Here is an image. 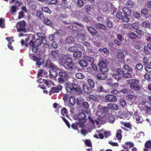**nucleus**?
Listing matches in <instances>:
<instances>
[{"label": "nucleus", "instance_id": "43", "mask_svg": "<svg viewBox=\"0 0 151 151\" xmlns=\"http://www.w3.org/2000/svg\"><path fill=\"white\" fill-rule=\"evenodd\" d=\"M43 40H41V39H37L36 40L35 42V46H38L40 45L42 42Z\"/></svg>", "mask_w": 151, "mask_h": 151}, {"label": "nucleus", "instance_id": "46", "mask_svg": "<svg viewBox=\"0 0 151 151\" xmlns=\"http://www.w3.org/2000/svg\"><path fill=\"white\" fill-rule=\"evenodd\" d=\"M123 16L122 12L120 11H117L116 13V17L119 19H121L123 18Z\"/></svg>", "mask_w": 151, "mask_h": 151}, {"label": "nucleus", "instance_id": "53", "mask_svg": "<svg viewBox=\"0 0 151 151\" xmlns=\"http://www.w3.org/2000/svg\"><path fill=\"white\" fill-rule=\"evenodd\" d=\"M77 3L78 6L81 8L83 7L84 4L82 0H77Z\"/></svg>", "mask_w": 151, "mask_h": 151}, {"label": "nucleus", "instance_id": "47", "mask_svg": "<svg viewBox=\"0 0 151 151\" xmlns=\"http://www.w3.org/2000/svg\"><path fill=\"white\" fill-rule=\"evenodd\" d=\"M144 77L147 81H151V73H145Z\"/></svg>", "mask_w": 151, "mask_h": 151}, {"label": "nucleus", "instance_id": "62", "mask_svg": "<svg viewBox=\"0 0 151 151\" xmlns=\"http://www.w3.org/2000/svg\"><path fill=\"white\" fill-rule=\"evenodd\" d=\"M112 77L116 80H119L121 78V77L119 76V75L118 74L116 73L115 74V73H114L112 75Z\"/></svg>", "mask_w": 151, "mask_h": 151}, {"label": "nucleus", "instance_id": "12", "mask_svg": "<svg viewBox=\"0 0 151 151\" xmlns=\"http://www.w3.org/2000/svg\"><path fill=\"white\" fill-rule=\"evenodd\" d=\"M62 88V86L60 85H58L56 87H52L49 92V94L50 95L52 93H58L59 91H61Z\"/></svg>", "mask_w": 151, "mask_h": 151}, {"label": "nucleus", "instance_id": "40", "mask_svg": "<svg viewBox=\"0 0 151 151\" xmlns=\"http://www.w3.org/2000/svg\"><path fill=\"white\" fill-rule=\"evenodd\" d=\"M76 77L79 79H82L84 77V75L80 73H76L75 75Z\"/></svg>", "mask_w": 151, "mask_h": 151}, {"label": "nucleus", "instance_id": "1", "mask_svg": "<svg viewBox=\"0 0 151 151\" xmlns=\"http://www.w3.org/2000/svg\"><path fill=\"white\" fill-rule=\"evenodd\" d=\"M66 91L75 95L81 96L83 94V90L81 87L76 84L68 83L65 87Z\"/></svg>", "mask_w": 151, "mask_h": 151}, {"label": "nucleus", "instance_id": "57", "mask_svg": "<svg viewBox=\"0 0 151 151\" xmlns=\"http://www.w3.org/2000/svg\"><path fill=\"white\" fill-rule=\"evenodd\" d=\"M5 26L4 20L2 18H0V27L3 28Z\"/></svg>", "mask_w": 151, "mask_h": 151}, {"label": "nucleus", "instance_id": "33", "mask_svg": "<svg viewBox=\"0 0 151 151\" xmlns=\"http://www.w3.org/2000/svg\"><path fill=\"white\" fill-rule=\"evenodd\" d=\"M76 102L75 97L73 96H71L69 97L68 103L70 104H75Z\"/></svg>", "mask_w": 151, "mask_h": 151}, {"label": "nucleus", "instance_id": "26", "mask_svg": "<svg viewBox=\"0 0 151 151\" xmlns=\"http://www.w3.org/2000/svg\"><path fill=\"white\" fill-rule=\"evenodd\" d=\"M47 4H50L55 5L58 3L57 0H45Z\"/></svg>", "mask_w": 151, "mask_h": 151}, {"label": "nucleus", "instance_id": "51", "mask_svg": "<svg viewBox=\"0 0 151 151\" xmlns=\"http://www.w3.org/2000/svg\"><path fill=\"white\" fill-rule=\"evenodd\" d=\"M31 37L32 40H31L29 42L28 45L29 46L33 47L35 46V42H33V41H32V40L35 39V36L34 35H32Z\"/></svg>", "mask_w": 151, "mask_h": 151}, {"label": "nucleus", "instance_id": "34", "mask_svg": "<svg viewBox=\"0 0 151 151\" xmlns=\"http://www.w3.org/2000/svg\"><path fill=\"white\" fill-rule=\"evenodd\" d=\"M37 35L39 39L43 40L45 39L46 37L45 35L43 33H38L37 34Z\"/></svg>", "mask_w": 151, "mask_h": 151}, {"label": "nucleus", "instance_id": "27", "mask_svg": "<svg viewBox=\"0 0 151 151\" xmlns=\"http://www.w3.org/2000/svg\"><path fill=\"white\" fill-rule=\"evenodd\" d=\"M66 42L69 44L74 43L75 42L74 38L71 36H69L67 37L65 40Z\"/></svg>", "mask_w": 151, "mask_h": 151}, {"label": "nucleus", "instance_id": "59", "mask_svg": "<svg viewBox=\"0 0 151 151\" xmlns=\"http://www.w3.org/2000/svg\"><path fill=\"white\" fill-rule=\"evenodd\" d=\"M61 113L64 116L67 114L68 111L64 107L62 109L61 111Z\"/></svg>", "mask_w": 151, "mask_h": 151}, {"label": "nucleus", "instance_id": "31", "mask_svg": "<svg viewBox=\"0 0 151 151\" xmlns=\"http://www.w3.org/2000/svg\"><path fill=\"white\" fill-rule=\"evenodd\" d=\"M132 76L131 73L127 72L123 74L122 76L126 78H129L132 77Z\"/></svg>", "mask_w": 151, "mask_h": 151}, {"label": "nucleus", "instance_id": "15", "mask_svg": "<svg viewBox=\"0 0 151 151\" xmlns=\"http://www.w3.org/2000/svg\"><path fill=\"white\" fill-rule=\"evenodd\" d=\"M94 27L97 29H107V27L103 24L97 23L94 25Z\"/></svg>", "mask_w": 151, "mask_h": 151}, {"label": "nucleus", "instance_id": "4", "mask_svg": "<svg viewBox=\"0 0 151 151\" xmlns=\"http://www.w3.org/2000/svg\"><path fill=\"white\" fill-rule=\"evenodd\" d=\"M58 75L59 77L58 79V82L60 84L64 83L70 78L68 72L63 70H60Z\"/></svg>", "mask_w": 151, "mask_h": 151}, {"label": "nucleus", "instance_id": "29", "mask_svg": "<svg viewBox=\"0 0 151 151\" xmlns=\"http://www.w3.org/2000/svg\"><path fill=\"white\" fill-rule=\"evenodd\" d=\"M151 23L149 21H145L142 23V25L144 27L149 28L151 25Z\"/></svg>", "mask_w": 151, "mask_h": 151}, {"label": "nucleus", "instance_id": "63", "mask_svg": "<svg viewBox=\"0 0 151 151\" xmlns=\"http://www.w3.org/2000/svg\"><path fill=\"white\" fill-rule=\"evenodd\" d=\"M110 93L112 94L118 95L119 93V91L116 90L114 89L111 90Z\"/></svg>", "mask_w": 151, "mask_h": 151}, {"label": "nucleus", "instance_id": "23", "mask_svg": "<svg viewBox=\"0 0 151 151\" xmlns=\"http://www.w3.org/2000/svg\"><path fill=\"white\" fill-rule=\"evenodd\" d=\"M118 58L119 61L122 63H124V56L121 52H119L118 53Z\"/></svg>", "mask_w": 151, "mask_h": 151}, {"label": "nucleus", "instance_id": "54", "mask_svg": "<svg viewBox=\"0 0 151 151\" xmlns=\"http://www.w3.org/2000/svg\"><path fill=\"white\" fill-rule=\"evenodd\" d=\"M91 8L90 5H87L85 6L84 8L85 11L86 12H88L91 11Z\"/></svg>", "mask_w": 151, "mask_h": 151}, {"label": "nucleus", "instance_id": "36", "mask_svg": "<svg viewBox=\"0 0 151 151\" xmlns=\"http://www.w3.org/2000/svg\"><path fill=\"white\" fill-rule=\"evenodd\" d=\"M42 11L48 13L49 14H51V10L48 7L45 6H43L42 8Z\"/></svg>", "mask_w": 151, "mask_h": 151}, {"label": "nucleus", "instance_id": "49", "mask_svg": "<svg viewBox=\"0 0 151 151\" xmlns=\"http://www.w3.org/2000/svg\"><path fill=\"white\" fill-rule=\"evenodd\" d=\"M126 98L128 100H131L133 99H135L136 98V96L135 95L132 94H128L126 96Z\"/></svg>", "mask_w": 151, "mask_h": 151}, {"label": "nucleus", "instance_id": "21", "mask_svg": "<svg viewBox=\"0 0 151 151\" xmlns=\"http://www.w3.org/2000/svg\"><path fill=\"white\" fill-rule=\"evenodd\" d=\"M82 87L83 91L86 93L89 94L91 93V89L87 86L83 85L82 86Z\"/></svg>", "mask_w": 151, "mask_h": 151}, {"label": "nucleus", "instance_id": "28", "mask_svg": "<svg viewBox=\"0 0 151 151\" xmlns=\"http://www.w3.org/2000/svg\"><path fill=\"white\" fill-rule=\"evenodd\" d=\"M88 29L92 35H96L97 33L96 30L91 27H88Z\"/></svg>", "mask_w": 151, "mask_h": 151}, {"label": "nucleus", "instance_id": "8", "mask_svg": "<svg viewBox=\"0 0 151 151\" xmlns=\"http://www.w3.org/2000/svg\"><path fill=\"white\" fill-rule=\"evenodd\" d=\"M78 48H80L82 50L84 49L83 47L81 45L79 44H75L74 46L70 47L68 50L70 52H75V51L78 50Z\"/></svg>", "mask_w": 151, "mask_h": 151}, {"label": "nucleus", "instance_id": "39", "mask_svg": "<svg viewBox=\"0 0 151 151\" xmlns=\"http://www.w3.org/2000/svg\"><path fill=\"white\" fill-rule=\"evenodd\" d=\"M134 4V2L132 1L128 0L126 2V5L127 7L131 8L133 6Z\"/></svg>", "mask_w": 151, "mask_h": 151}, {"label": "nucleus", "instance_id": "52", "mask_svg": "<svg viewBox=\"0 0 151 151\" xmlns=\"http://www.w3.org/2000/svg\"><path fill=\"white\" fill-rule=\"evenodd\" d=\"M97 91L98 92H106L104 89L103 87L101 85L99 86H98Z\"/></svg>", "mask_w": 151, "mask_h": 151}, {"label": "nucleus", "instance_id": "17", "mask_svg": "<svg viewBox=\"0 0 151 151\" xmlns=\"http://www.w3.org/2000/svg\"><path fill=\"white\" fill-rule=\"evenodd\" d=\"M131 116V113L128 111H125V112H124L122 114L121 117L122 118H127V119H128Z\"/></svg>", "mask_w": 151, "mask_h": 151}, {"label": "nucleus", "instance_id": "44", "mask_svg": "<svg viewBox=\"0 0 151 151\" xmlns=\"http://www.w3.org/2000/svg\"><path fill=\"white\" fill-rule=\"evenodd\" d=\"M75 52L73 54V56L74 57L78 58L81 56L82 55V53L80 51H77Z\"/></svg>", "mask_w": 151, "mask_h": 151}, {"label": "nucleus", "instance_id": "48", "mask_svg": "<svg viewBox=\"0 0 151 151\" xmlns=\"http://www.w3.org/2000/svg\"><path fill=\"white\" fill-rule=\"evenodd\" d=\"M123 69H124L125 70L130 71H132V69L130 68L129 65H123Z\"/></svg>", "mask_w": 151, "mask_h": 151}, {"label": "nucleus", "instance_id": "18", "mask_svg": "<svg viewBox=\"0 0 151 151\" xmlns=\"http://www.w3.org/2000/svg\"><path fill=\"white\" fill-rule=\"evenodd\" d=\"M102 73L98 74L97 75V77L99 79L104 80L106 79L107 76L105 72H102Z\"/></svg>", "mask_w": 151, "mask_h": 151}, {"label": "nucleus", "instance_id": "64", "mask_svg": "<svg viewBox=\"0 0 151 151\" xmlns=\"http://www.w3.org/2000/svg\"><path fill=\"white\" fill-rule=\"evenodd\" d=\"M150 66H149L148 65H146L145 67V69L146 71L149 73L151 72V64L150 65Z\"/></svg>", "mask_w": 151, "mask_h": 151}, {"label": "nucleus", "instance_id": "55", "mask_svg": "<svg viewBox=\"0 0 151 151\" xmlns=\"http://www.w3.org/2000/svg\"><path fill=\"white\" fill-rule=\"evenodd\" d=\"M69 97L67 95H64L63 97V99L65 103H68L69 100Z\"/></svg>", "mask_w": 151, "mask_h": 151}, {"label": "nucleus", "instance_id": "10", "mask_svg": "<svg viewBox=\"0 0 151 151\" xmlns=\"http://www.w3.org/2000/svg\"><path fill=\"white\" fill-rule=\"evenodd\" d=\"M45 67L47 68H54L56 70H58L59 68L56 65L53 63L50 60H47L45 64Z\"/></svg>", "mask_w": 151, "mask_h": 151}, {"label": "nucleus", "instance_id": "3", "mask_svg": "<svg viewBox=\"0 0 151 151\" xmlns=\"http://www.w3.org/2000/svg\"><path fill=\"white\" fill-rule=\"evenodd\" d=\"M139 82V80L137 79H129L126 81V83L129 85L130 88L138 93H139L140 90V86L138 85Z\"/></svg>", "mask_w": 151, "mask_h": 151}, {"label": "nucleus", "instance_id": "14", "mask_svg": "<svg viewBox=\"0 0 151 151\" xmlns=\"http://www.w3.org/2000/svg\"><path fill=\"white\" fill-rule=\"evenodd\" d=\"M105 98L106 99L110 102H114L117 100L116 97L111 94H109L106 96Z\"/></svg>", "mask_w": 151, "mask_h": 151}, {"label": "nucleus", "instance_id": "9", "mask_svg": "<svg viewBox=\"0 0 151 151\" xmlns=\"http://www.w3.org/2000/svg\"><path fill=\"white\" fill-rule=\"evenodd\" d=\"M99 66L101 72H106L108 71L107 65L103 61H101L99 63Z\"/></svg>", "mask_w": 151, "mask_h": 151}, {"label": "nucleus", "instance_id": "50", "mask_svg": "<svg viewBox=\"0 0 151 151\" xmlns=\"http://www.w3.org/2000/svg\"><path fill=\"white\" fill-rule=\"evenodd\" d=\"M88 84L91 88H93L94 86V83L91 79H88Z\"/></svg>", "mask_w": 151, "mask_h": 151}, {"label": "nucleus", "instance_id": "35", "mask_svg": "<svg viewBox=\"0 0 151 151\" xmlns=\"http://www.w3.org/2000/svg\"><path fill=\"white\" fill-rule=\"evenodd\" d=\"M84 58L87 61L89 62L91 64L92 63L94 62V59L91 57L86 56L84 57Z\"/></svg>", "mask_w": 151, "mask_h": 151}, {"label": "nucleus", "instance_id": "16", "mask_svg": "<svg viewBox=\"0 0 151 151\" xmlns=\"http://www.w3.org/2000/svg\"><path fill=\"white\" fill-rule=\"evenodd\" d=\"M151 57H144L143 59V62L144 64L146 65L150 66L151 64Z\"/></svg>", "mask_w": 151, "mask_h": 151}, {"label": "nucleus", "instance_id": "20", "mask_svg": "<svg viewBox=\"0 0 151 151\" xmlns=\"http://www.w3.org/2000/svg\"><path fill=\"white\" fill-rule=\"evenodd\" d=\"M122 11L124 14L126 16H129L131 14V11L127 8H124L122 9Z\"/></svg>", "mask_w": 151, "mask_h": 151}, {"label": "nucleus", "instance_id": "2", "mask_svg": "<svg viewBox=\"0 0 151 151\" xmlns=\"http://www.w3.org/2000/svg\"><path fill=\"white\" fill-rule=\"evenodd\" d=\"M60 62V64L66 69H73L76 68V64L73 63V60L71 58H66V60L61 59Z\"/></svg>", "mask_w": 151, "mask_h": 151}, {"label": "nucleus", "instance_id": "7", "mask_svg": "<svg viewBox=\"0 0 151 151\" xmlns=\"http://www.w3.org/2000/svg\"><path fill=\"white\" fill-rule=\"evenodd\" d=\"M25 23L24 21H22L17 23L16 25L18 31H22L24 32H25L26 30L25 28Z\"/></svg>", "mask_w": 151, "mask_h": 151}, {"label": "nucleus", "instance_id": "38", "mask_svg": "<svg viewBox=\"0 0 151 151\" xmlns=\"http://www.w3.org/2000/svg\"><path fill=\"white\" fill-rule=\"evenodd\" d=\"M128 35L131 39H135L137 37L136 35L134 32H129L128 34Z\"/></svg>", "mask_w": 151, "mask_h": 151}, {"label": "nucleus", "instance_id": "37", "mask_svg": "<svg viewBox=\"0 0 151 151\" xmlns=\"http://www.w3.org/2000/svg\"><path fill=\"white\" fill-rule=\"evenodd\" d=\"M36 15L38 18L40 19L43 18L44 17L42 12L39 11H37Z\"/></svg>", "mask_w": 151, "mask_h": 151}, {"label": "nucleus", "instance_id": "19", "mask_svg": "<svg viewBox=\"0 0 151 151\" xmlns=\"http://www.w3.org/2000/svg\"><path fill=\"white\" fill-rule=\"evenodd\" d=\"M134 146V145L132 142H127L123 146L124 149H128L131 148Z\"/></svg>", "mask_w": 151, "mask_h": 151}, {"label": "nucleus", "instance_id": "45", "mask_svg": "<svg viewBox=\"0 0 151 151\" xmlns=\"http://www.w3.org/2000/svg\"><path fill=\"white\" fill-rule=\"evenodd\" d=\"M77 104H84L85 102L83 101V98L81 97H78L76 100Z\"/></svg>", "mask_w": 151, "mask_h": 151}, {"label": "nucleus", "instance_id": "60", "mask_svg": "<svg viewBox=\"0 0 151 151\" xmlns=\"http://www.w3.org/2000/svg\"><path fill=\"white\" fill-rule=\"evenodd\" d=\"M78 123H73L71 125V127L74 129L78 130Z\"/></svg>", "mask_w": 151, "mask_h": 151}, {"label": "nucleus", "instance_id": "58", "mask_svg": "<svg viewBox=\"0 0 151 151\" xmlns=\"http://www.w3.org/2000/svg\"><path fill=\"white\" fill-rule=\"evenodd\" d=\"M145 146L146 148H150L151 146V141L149 140L147 141L145 143Z\"/></svg>", "mask_w": 151, "mask_h": 151}, {"label": "nucleus", "instance_id": "32", "mask_svg": "<svg viewBox=\"0 0 151 151\" xmlns=\"http://www.w3.org/2000/svg\"><path fill=\"white\" fill-rule=\"evenodd\" d=\"M51 54L53 57L56 59H58L59 57L58 51L56 50L52 51L51 52Z\"/></svg>", "mask_w": 151, "mask_h": 151}, {"label": "nucleus", "instance_id": "42", "mask_svg": "<svg viewBox=\"0 0 151 151\" xmlns=\"http://www.w3.org/2000/svg\"><path fill=\"white\" fill-rule=\"evenodd\" d=\"M79 64L82 67H86L88 65V63L85 60H82L79 61Z\"/></svg>", "mask_w": 151, "mask_h": 151}, {"label": "nucleus", "instance_id": "30", "mask_svg": "<svg viewBox=\"0 0 151 151\" xmlns=\"http://www.w3.org/2000/svg\"><path fill=\"white\" fill-rule=\"evenodd\" d=\"M108 121L110 123H113L115 121V118L113 115H110L108 118Z\"/></svg>", "mask_w": 151, "mask_h": 151}, {"label": "nucleus", "instance_id": "5", "mask_svg": "<svg viewBox=\"0 0 151 151\" xmlns=\"http://www.w3.org/2000/svg\"><path fill=\"white\" fill-rule=\"evenodd\" d=\"M86 115L84 113H80L76 116V118L78 120V123L80 124H83L86 122Z\"/></svg>", "mask_w": 151, "mask_h": 151}, {"label": "nucleus", "instance_id": "6", "mask_svg": "<svg viewBox=\"0 0 151 151\" xmlns=\"http://www.w3.org/2000/svg\"><path fill=\"white\" fill-rule=\"evenodd\" d=\"M29 57L31 59L36 62V64L40 66L44 63L43 59L37 57L33 54H29Z\"/></svg>", "mask_w": 151, "mask_h": 151}, {"label": "nucleus", "instance_id": "25", "mask_svg": "<svg viewBox=\"0 0 151 151\" xmlns=\"http://www.w3.org/2000/svg\"><path fill=\"white\" fill-rule=\"evenodd\" d=\"M106 24L107 26L109 28H111L112 27V22L110 20V18L108 17L106 18Z\"/></svg>", "mask_w": 151, "mask_h": 151}, {"label": "nucleus", "instance_id": "13", "mask_svg": "<svg viewBox=\"0 0 151 151\" xmlns=\"http://www.w3.org/2000/svg\"><path fill=\"white\" fill-rule=\"evenodd\" d=\"M134 118L136 119V122L138 123H142L143 121L142 118L137 112L135 113Z\"/></svg>", "mask_w": 151, "mask_h": 151}, {"label": "nucleus", "instance_id": "22", "mask_svg": "<svg viewBox=\"0 0 151 151\" xmlns=\"http://www.w3.org/2000/svg\"><path fill=\"white\" fill-rule=\"evenodd\" d=\"M58 70H59V69L58 70H56L54 68H52V70H50V74L53 77H55L58 76V73L57 71Z\"/></svg>", "mask_w": 151, "mask_h": 151}, {"label": "nucleus", "instance_id": "24", "mask_svg": "<svg viewBox=\"0 0 151 151\" xmlns=\"http://www.w3.org/2000/svg\"><path fill=\"white\" fill-rule=\"evenodd\" d=\"M122 131L121 129L118 130L117 131L116 136V138L118 140H120L122 138Z\"/></svg>", "mask_w": 151, "mask_h": 151}, {"label": "nucleus", "instance_id": "56", "mask_svg": "<svg viewBox=\"0 0 151 151\" xmlns=\"http://www.w3.org/2000/svg\"><path fill=\"white\" fill-rule=\"evenodd\" d=\"M86 145L88 147H92V144L91 142L88 139H86L84 142Z\"/></svg>", "mask_w": 151, "mask_h": 151}, {"label": "nucleus", "instance_id": "61", "mask_svg": "<svg viewBox=\"0 0 151 151\" xmlns=\"http://www.w3.org/2000/svg\"><path fill=\"white\" fill-rule=\"evenodd\" d=\"M142 65L141 63L137 64L136 66V68L137 69L139 70H141L143 68Z\"/></svg>", "mask_w": 151, "mask_h": 151}, {"label": "nucleus", "instance_id": "11", "mask_svg": "<svg viewBox=\"0 0 151 151\" xmlns=\"http://www.w3.org/2000/svg\"><path fill=\"white\" fill-rule=\"evenodd\" d=\"M126 104H108V106H110L111 109L114 110H120L125 106Z\"/></svg>", "mask_w": 151, "mask_h": 151}, {"label": "nucleus", "instance_id": "41", "mask_svg": "<svg viewBox=\"0 0 151 151\" xmlns=\"http://www.w3.org/2000/svg\"><path fill=\"white\" fill-rule=\"evenodd\" d=\"M44 22L45 24L50 26H52V24L50 20L47 18H45L44 19Z\"/></svg>", "mask_w": 151, "mask_h": 151}]
</instances>
